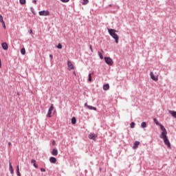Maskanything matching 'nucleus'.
Returning <instances> with one entry per match:
<instances>
[{
	"label": "nucleus",
	"mask_w": 176,
	"mask_h": 176,
	"mask_svg": "<svg viewBox=\"0 0 176 176\" xmlns=\"http://www.w3.org/2000/svg\"><path fill=\"white\" fill-rule=\"evenodd\" d=\"M52 145H54V146L56 145V141L54 140V141L52 142Z\"/></svg>",
	"instance_id": "nucleus-33"
},
{
	"label": "nucleus",
	"mask_w": 176,
	"mask_h": 176,
	"mask_svg": "<svg viewBox=\"0 0 176 176\" xmlns=\"http://www.w3.org/2000/svg\"><path fill=\"white\" fill-rule=\"evenodd\" d=\"M134 127H135V123L131 122V129H134Z\"/></svg>",
	"instance_id": "nucleus-27"
},
{
	"label": "nucleus",
	"mask_w": 176,
	"mask_h": 176,
	"mask_svg": "<svg viewBox=\"0 0 176 176\" xmlns=\"http://www.w3.org/2000/svg\"><path fill=\"white\" fill-rule=\"evenodd\" d=\"M82 3V5H87V3H89V0H83Z\"/></svg>",
	"instance_id": "nucleus-24"
},
{
	"label": "nucleus",
	"mask_w": 176,
	"mask_h": 176,
	"mask_svg": "<svg viewBox=\"0 0 176 176\" xmlns=\"http://www.w3.org/2000/svg\"><path fill=\"white\" fill-rule=\"evenodd\" d=\"M104 61L108 65H112L113 60L110 57H104Z\"/></svg>",
	"instance_id": "nucleus-4"
},
{
	"label": "nucleus",
	"mask_w": 176,
	"mask_h": 176,
	"mask_svg": "<svg viewBox=\"0 0 176 176\" xmlns=\"http://www.w3.org/2000/svg\"><path fill=\"white\" fill-rule=\"evenodd\" d=\"M21 54H25V48H22L21 50Z\"/></svg>",
	"instance_id": "nucleus-23"
},
{
	"label": "nucleus",
	"mask_w": 176,
	"mask_h": 176,
	"mask_svg": "<svg viewBox=\"0 0 176 176\" xmlns=\"http://www.w3.org/2000/svg\"><path fill=\"white\" fill-rule=\"evenodd\" d=\"M16 174L18 176H21V173H20V168L19 167V165L16 167Z\"/></svg>",
	"instance_id": "nucleus-18"
},
{
	"label": "nucleus",
	"mask_w": 176,
	"mask_h": 176,
	"mask_svg": "<svg viewBox=\"0 0 176 176\" xmlns=\"http://www.w3.org/2000/svg\"><path fill=\"white\" fill-rule=\"evenodd\" d=\"M88 80H89V82H91V74H89Z\"/></svg>",
	"instance_id": "nucleus-28"
},
{
	"label": "nucleus",
	"mask_w": 176,
	"mask_h": 176,
	"mask_svg": "<svg viewBox=\"0 0 176 176\" xmlns=\"http://www.w3.org/2000/svg\"><path fill=\"white\" fill-rule=\"evenodd\" d=\"M97 137H98L97 133H89L88 135V138H89V140H93L94 141H96V138Z\"/></svg>",
	"instance_id": "nucleus-7"
},
{
	"label": "nucleus",
	"mask_w": 176,
	"mask_h": 176,
	"mask_svg": "<svg viewBox=\"0 0 176 176\" xmlns=\"http://www.w3.org/2000/svg\"><path fill=\"white\" fill-rule=\"evenodd\" d=\"M85 106L88 109L93 111H97V108L93 106L88 105L87 103H85Z\"/></svg>",
	"instance_id": "nucleus-9"
},
{
	"label": "nucleus",
	"mask_w": 176,
	"mask_h": 176,
	"mask_svg": "<svg viewBox=\"0 0 176 176\" xmlns=\"http://www.w3.org/2000/svg\"><path fill=\"white\" fill-rule=\"evenodd\" d=\"M21 5H25L26 1L25 0H19Z\"/></svg>",
	"instance_id": "nucleus-21"
},
{
	"label": "nucleus",
	"mask_w": 176,
	"mask_h": 176,
	"mask_svg": "<svg viewBox=\"0 0 176 176\" xmlns=\"http://www.w3.org/2000/svg\"><path fill=\"white\" fill-rule=\"evenodd\" d=\"M52 155L53 156H57L58 155V151L56 148H54L52 151Z\"/></svg>",
	"instance_id": "nucleus-11"
},
{
	"label": "nucleus",
	"mask_w": 176,
	"mask_h": 176,
	"mask_svg": "<svg viewBox=\"0 0 176 176\" xmlns=\"http://www.w3.org/2000/svg\"><path fill=\"white\" fill-rule=\"evenodd\" d=\"M58 49H63V45L61 43H58V45L56 46Z\"/></svg>",
	"instance_id": "nucleus-25"
},
{
	"label": "nucleus",
	"mask_w": 176,
	"mask_h": 176,
	"mask_svg": "<svg viewBox=\"0 0 176 176\" xmlns=\"http://www.w3.org/2000/svg\"><path fill=\"white\" fill-rule=\"evenodd\" d=\"M169 113L173 116V118H176V111H169Z\"/></svg>",
	"instance_id": "nucleus-17"
},
{
	"label": "nucleus",
	"mask_w": 176,
	"mask_h": 176,
	"mask_svg": "<svg viewBox=\"0 0 176 176\" xmlns=\"http://www.w3.org/2000/svg\"><path fill=\"white\" fill-rule=\"evenodd\" d=\"M1 24L3 25V27L4 30H6V25H5V22H3Z\"/></svg>",
	"instance_id": "nucleus-31"
},
{
	"label": "nucleus",
	"mask_w": 176,
	"mask_h": 176,
	"mask_svg": "<svg viewBox=\"0 0 176 176\" xmlns=\"http://www.w3.org/2000/svg\"><path fill=\"white\" fill-rule=\"evenodd\" d=\"M32 164H33L34 167H35V168H38V165L36 164V161L35 160H32L31 161Z\"/></svg>",
	"instance_id": "nucleus-15"
},
{
	"label": "nucleus",
	"mask_w": 176,
	"mask_h": 176,
	"mask_svg": "<svg viewBox=\"0 0 176 176\" xmlns=\"http://www.w3.org/2000/svg\"><path fill=\"white\" fill-rule=\"evenodd\" d=\"M0 68H2V64H1V59H0Z\"/></svg>",
	"instance_id": "nucleus-37"
},
{
	"label": "nucleus",
	"mask_w": 176,
	"mask_h": 176,
	"mask_svg": "<svg viewBox=\"0 0 176 176\" xmlns=\"http://www.w3.org/2000/svg\"><path fill=\"white\" fill-rule=\"evenodd\" d=\"M0 23H1V24L5 23L3 21V16H2V15H0Z\"/></svg>",
	"instance_id": "nucleus-22"
},
{
	"label": "nucleus",
	"mask_w": 176,
	"mask_h": 176,
	"mask_svg": "<svg viewBox=\"0 0 176 176\" xmlns=\"http://www.w3.org/2000/svg\"><path fill=\"white\" fill-rule=\"evenodd\" d=\"M30 34H32V30H30Z\"/></svg>",
	"instance_id": "nucleus-38"
},
{
	"label": "nucleus",
	"mask_w": 176,
	"mask_h": 176,
	"mask_svg": "<svg viewBox=\"0 0 176 176\" xmlns=\"http://www.w3.org/2000/svg\"><path fill=\"white\" fill-rule=\"evenodd\" d=\"M50 57L51 59H53V55L52 54H50Z\"/></svg>",
	"instance_id": "nucleus-34"
},
{
	"label": "nucleus",
	"mask_w": 176,
	"mask_h": 176,
	"mask_svg": "<svg viewBox=\"0 0 176 176\" xmlns=\"http://www.w3.org/2000/svg\"><path fill=\"white\" fill-rule=\"evenodd\" d=\"M153 120L155 124H157V126H160L162 130V133L160 136V138H162L164 140L165 145H167L168 148H171V144L170 143V140H168V138H167V130L166 129L164 126L159 123V121H157V119L154 118Z\"/></svg>",
	"instance_id": "nucleus-1"
},
{
	"label": "nucleus",
	"mask_w": 176,
	"mask_h": 176,
	"mask_svg": "<svg viewBox=\"0 0 176 176\" xmlns=\"http://www.w3.org/2000/svg\"><path fill=\"white\" fill-rule=\"evenodd\" d=\"M9 170L10 171L11 174H13L14 173V170L13 169V166H12V163H9Z\"/></svg>",
	"instance_id": "nucleus-12"
},
{
	"label": "nucleus",
	"mask_w": 176,
	"mask_h": 176,
	"mask_svg": "<svg viewBox=\"0 0 176 176\" xmlns=\"http://www.w3.org/2000/svg\"><path fill=\"white\" fill-rule=\"evenodd\" d=\"M103 90H109V84H106L103 85Z\"/></svg>",
	"instance_id": "nucleus-16"
},
{
	"label": "nucleus",
	"mask_w": 176,
	"mask_h": 176,
	"mask_svg": "<svg viewBox=\"0 0 176 176\" xmlns=\"http://www.w3.org/2000/svg\"><path fill=\"white\" fill-rule=\"evenodd\" d=\"M141 127L142 129H145L146 127V122H142Z\"/></svg>",
	"instance_id": "nucleus-20"
},
{
	"label": "nucleus",
	"mask_w": 176,
	"mask_h": 176,
	"mask_svg": "<svg viewBox=\"0 0 176 176\" xmlns=\"http://www.w3.org/2000/svg\"><path fill=\"white\" fill-rule=\"evenodd\" d=\"M38 14L40 16H49L50 14V12H49V10H43L40 11L38 12Z\"/></svg>",
	"instance_id": "nucleus-8"
},
{
	"label": "nucleus",
	"mask_w": 176,
	"mask_h": 176,
	"mask_svg": "<svg viewBox=\"0 0 176 176\" xmlns=\"http://www.w3.org/2000/svg\"><path fill=\"white\" fill-rule=\"evenodd\" d=\"M50 163L54 164L57 162V159H56V157H51L50 158Z\"/></svg>",
	"instance_id": "nucleus-13"
},
{
	"label": "nucleus",
	"mask_w": 176,
	"mask_h": 176,
	"mask_svg": "<svg viewBox=\"0 0 176 176\" xmlns=\"http://www.w3.org/2000/svg\"><path fill=\"white\" fill-rule=\"evenodd\" d=\"M139 145H140V142H138V141L135 142V143L133 144V149H137V148H138Z\"/></svg>",
	"instance_id": "nucleus-14"
},
{
	"label": "nucleus",
	"mask_w": 176,
	"mask_h": 176,
	"mask_svg": "<svg viewBox=\"0 0 176 176\" xmlns=\"http://www.w3.org/2000/svg\"><path fill=\"white\" fill-rule=\"evenodd\" d=\"M72 124H76V118L75 117H73L72 118Z\"/></svg>",
	"instance_id": "nucleus-19"
},
{
	"label": "nucleus",
	"mask_w": 176,
	"mask_h": 176,
	"mask_svg": "<svg viewBox=\"0 0 176 176\" xmlns=\"http://www.w3.org/2000/svg\"><path fill=\"white\" fill-rule=\"evenodd\" d=\"M151 78L155 82H157L159 80V75H155L153 72L150 73Z\"/></svg>",
	"instance_id": "nucleus-3"
},
{
	"label": "nucleus",
	"mask_w": 176,
	"mask_h": 176,
	"mask_svg": "<svg viewBox=\"0 0 176 176\" xmlns=\"http://www.w3.org/2000/svg\"><path fill=\"white\" fill-rule=\"evenodd\" d=\"M89 49L91 52H92V53L94 52V50H93V47L91 46V45H89Z\"/></svg>",
	"instance_id": "nucleus-29"
},
{
	"label": "nucleus",
	"mask_w": 176,
	"mask_h": 176,
	"mask_svg": "<svg viewBox=\"0 0 176 176\" xmlns=\"http://www.w3.org/2000/svg\"><path fill=\"white\" fill-rule=\"evenodd\" d=\"M41 171H42L43 173H45V171H46V170L43 168H41Z\"/></svg>",
	"instance_id": "nucleus-32"
},
{
	"label": "nucleus",
	"mask_w": 176,
	"mask_h": 176,
	"mask_svg": "<svg viewBox=\"0 0 176 176\" xmlns=\"http://www.w3.org/2000/svg\"><path fill=\"white\" fill-rule=\"evenodd\" d=\"M108 32L109 35H111V36H112V38L115 39L116 43H119V36H118V34H116L118 31L115 29H108Z\"/></svg>",
	"instance_id": "nucleus-2"
},
{
	"label": "nucleus",
	"mask_w": 176,
	"mask_h": 176,
	"mask_svg": "<svg viewBox=\"0 0 176 176\" xmlns=\"http://www.w3.org/2000/svg\"><path fill=\"white\" fill-rule=\"evenodd\" d=\"M33 3H35V4H36V0H33Z\"/></svg>",
	"instance_id": "nucleus-36"
},
{
	"label": "nucleus",
	"mask_w": 176,
	"mask_h": 176,
	"mask_svg": "<svg viewBox=\"0 0 176 176\" xmlns=\"http://www.w3.org/2000/svg\"><path fill=\"white\" fill-rule=\"evenodd\" d=\"M61 2H63V3H67V2H69V0H60Z\"/></svg>",
	"instance_id": "nucleus-30"
},
{
	"label": "nucleus",
	"mask_w": 176,
	"mask_h": 176,
	"mask_svg": "<svg viewBox=\"0 0 176 176\" xmlns=\"http://www.w3.org/2000/svg\"><path fill=\"white\" fill-rule=\"evenodd\" d=\"M73 74L74 75V76H76V72H74Z\"/></svg>",
	"instance_id": "nucleus-35"
},
{
	"label": "nucleus",
	"mask_w": 176,
	"mask_h": 176,
	"mask_svg": "<svg viewBox=\"0 0 176 176\" xmlns=\"http://www.w3.org/2000/svg\"><path fill=\"white\" fill-rule=\"evenodd\" d=\"M53 109H54V106L51 104V107H50L47 114V118H52V112H53Z\"/></svg>",
	"instance_id": "nucleus-6"
},
{
	"label": "nucleus",
	"mask_w": 176,
	"mask_h": 176,
	"mask_svg": "<svg viewBox=\"0 0 176 176\" xmlns=\"http://www.w3.org/2000/svg\"><path fill=\"white\" fill-rule=\"evenodd\" d=\"M8 145H9V146L12 145V143H11V142H9V143H8Z\"/></svg>",
	"instance_id": "nucleus-39"
},
{
	"label": "nucleus",
	"mask_w": 176,
	"mask_h": 176,
	"mask_svg": "<svg viewBox=\"0 0 176 176\" xmlns=\"http://www.w3.org/2000/svg\"><path fill=\"white\" fill-rule=\"evenodd\" d=\"M1 46H2L3 49V50H8V49H9V47H8L7 43H3L1 44Z\"/></svg>",
	"instance_id": "nucleus-10"
},
{
	"label": "nucleus",
	"mask_w": 176,
	"mask_h": 176,
	"mask_svg": "<svg viewBox=\"0 0 176 176\" xmlns=\"http://www.w3.org/2000/svg\"><path fill=\"white\" fill-rule=\"evenodd\" d=\"M67 69L68 71H72V69H74L75 67L71 60H67Z\"/></svg>",
	"instance_id": "nucleus-5"
},
{
	"label": "nucleus",
	"mask_w": 176,
	"mask_h": 176,
	"mask_svg": "<svg viewBox=\"0 0 176 176\" xmlns=\"http://www.w3.org/2000/svg\"><path fill=\"white\" fill-rule=\"evenodd\" d=\"M98 56H99L100 58H101V60H102V58H104V56H102V54L101 52H98Z\"/></svg>",
	"instance_id": "nucleus-26"
}]
</instances>
